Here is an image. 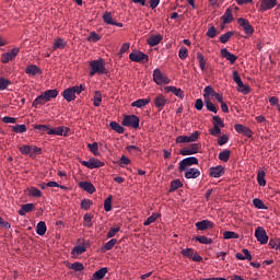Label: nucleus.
<instances>
[{
    "label": "nucleus",
    "instance_id": "1",
    "mask_svg": "<svg viewBox=\"0 0 280 280\" xmlns=\"http://www.w3.org/2000/svg\"><path fill=\"white\" fill-rule=\"evenodd\" d=\"M197 140H199V131H192L191 135H178L176 142H191V145H187L180 150L182 155L191 153V156H195V153H199L201 143H197Z\"/></svg>",
    "mask_w": 280,
    "mask_h": 280
},
{
    "label": "nucleus",
    "instance_id": "2",
    "mask_svg": "<svg viewBox=\"0 0 280 280\" xmlns=\"http://www.w3.org/2000/svg\"><path fill=\"white\" fill-rule=\"evenodd\" d=\"M58 91L57 89H50V91H45L40 93L39 96L34 98L33 107H39L40 104H47L51 98H57Z\"/></svg>",
    "mask_w": 280,
    "mask_h": 280
},
{
    "label": "nucleus",
    "instance_id": "3",
    "mask_svg": "<svg viewBox=\"0 0 280 280\" xmlns=\"http://www.w3.org/2000/svg\"><path fill=\"white\" fill-rule=\"evenodd\" d=\"M35 129L39 131H47V135H59V136H67L70 131L69 127H55L54 129H49L46 127L45 124H37Z\"/></svg>",
    "mask_w": 280,
    "mask_h": 280
},
{
    "label": "nucleus",
    "instance_id": "4",
    "mask_svg": "<svg viewBox=\"0 0 280 280\" xmlns=\"http://www.w3.org/2000/svg\"><path fill=\"white\" fill-rule=\"evenodd\" d=\"M185 159L182 160L178 164V170L180 173L187 172V170H189L191 167V165H199V160L198 156H192V154H186L184 155Z\"/></svg>",
    "mask_w": 280,
    "mask_h": 280
},
{
    "label": "nucleus",
    "instance_id": "5",
    "mask_svg": "<svg viewBox=\"0 0 280 280\" xmlns=\"http://www.w3.org/2000/svg\"><path fill=\"white\" fill-rule=\"evenodd\" d=\"M91 77H94L95 73H106V63L103 57H98V60H90Z\"/></svg>",
    "mask_w": 280,
    "mask_h": 280
},
{
    "label": "nucleus",
    "instance_id": "6",
    "mask_svg": "<svg viewBox=\"0 0 280 280\" xmlns=\"http://www.w3.org/2000/svg\"><path fill=\"white\" fill-rule=\"evenodd\" d=\"M85 90L84 85H73L72 88H66L62 95L66 102H74L77 93L80 94Z\"/></svg>",
    "mask_w": 280,
    "mask_h": 280
},
{
    "label": "nucleus",
    "instance_id": "7",
    "mask_svg": "<svg viewBox=\"0 0 280 280\" xmlns=\"http://www.w3.org/2000/svg\"><path fill=\"white\" fill-rule=\"evenodd\" d=\"M153 82H155L156 84H166V88H168L172 80L170 79V77H167V74H164V71H162L161 68H154Z\"/></svg>",
    "mask_w": 280,
    "mask_h": 280
},
{
    "label": "nucleus",
    "instance_id": "8",
    "mask_svg": "<svg viewBox=\"0 0 280 280\" xmlns=\"http://www.w3.org/2000/svg\"><path fill=\"white\" fill-rule=\"evenodd\" d=\"M20 152L24 153V155L31 156L35 159L36 156L43 153V149L38 145H20Z\"/></svg>",
    "mask_w": 280,
    "mask_h": 280
},
{
    "label": "nucleus",
    "instance_id": "9",
    "mask_svg": "<svg viewBox=\"0 0 280 280\" xmlns=\"http://www.w3.org/2000/svg\"><path fill=\"white\" fill-rule=\"evenodd\" d=\"M237 24L244 30L246 38H250V36L254 35L255 30L248 19L240 18L237 19Z\"/></svg>",
    "mask_w": 280,
    "mask_h": 280
},
{
    "label": "nucleus",
    "instance_id": "10",
    "mask_svg": "<svg viewBox=\"0 0 280 280\" xmlns=\"http://www.w3.org/2000/svg\"><path fill=\"white\" fill-rule=\"evenodd\" d=\"M129 60H132L133 62H148L149 55H145V51L135 49L133 51H130Z\"/></svg>",
    "mask_w": 280,
    "mask_h": 280
},
{
    "label": "nucleus",
    "instance_id": "11",
    "mask_svg": "<svg viewBox=\"0 0 280 280\" xmlns=\"http://www.w3.org/2000/svg\"><path fill=\"white\" fill-rule=\"evenodd\" d=\"M20 46H13V49L11 51H3L1 55V62H10L11 60H15V57L20 55Z\"/></svg>",
    "mask_w": 280,
    "mask_h": 280
},
{
    "label": "nucleus",
    "instance_id": "12",
    "mask_svg": "<svg viewBox=\"0 0 280 280\" xmlns=\"http://www.w3.org/2000/svg\"><path fill=\"white\" fill-rule=\"evenodd\" d=\"M124 126H131L132 129H139L140 126V118L138 115H125L122 119Z\"/></svg>",
    "mask_w": 280,
    "mask_h": 280
},
{
    "label": "nucleus",
    "instance_id": "13",
    "mask_svg": "<svg viewBox=\"0 0 280 280\" xmlns=\"http://www.w3.org/2000/svg\"><path fill=\"white\" fill-rule=\"evenodd\" d=\"M81 165H84V167L93 170L94 167H104L105 162L97 160V158L95 156H91L90 160H82Z\"/></svg>",
    "mask_w": 280,
    "mask_h": 280
},
{
    "label": "nucleus",
    "instance_id": "14",
    "mask_svg": "<svg viewBox=\"0 0 280 280\" xmlns=\"http://www.w3.org/2000/svg\"><path fill=\"white\" fill-rule=\"evenodd\" d=\"M255 236L256 240L260 242L261 245H267L269 236L267 234L266 229H262L261 225H258V229H256Z\"/></svg>",
    "mask_w": 280,
    "mask_h": 280
},
{
    "label": "nucleus",
    "instance_id": "15",
    "mask_svg": "<svg viewBox=\"0 0 280 280\" xmlns=\"http://www.w3.org/2000/svg\"><path fill=\"white\" fill-rule=\"evenodd\" d=\"M182 256L192 258V261H202V256H200L199 253H195L194 247H185V249L182 250Z\"/></svg>",
    "mask_w": 280,
    "mask_h": 280
},
{
    "label": "nucleus",
    "instance_id": "16",
    "mask_svg": "<svg viewBox=\"0 0 280 280\" xmlns=\"http://www.w3.org/2000/svg\"><path fill=\"white\" fill-rule=\"evenodd\" d=\"M225 167L223 165H215L213 167H210L209 174L212 178H220L221 176H224Z\"/></svg>",
    "mask_w": 280,
    "mask_h": 280
},
{
    "label": "nucleus",
    "instance_id": "17",
    "mask_svg": "<svg viewBox=\"0 0 280 280\" xmlns=\"http://www.w3.org/2000/svg\"><path fill=\"white\" fill-rule=\"evenodd\" d=\"M153 102L158 109H164L165 105L168 102V98H166L163 93H159L158 96L153 98Z\"/></svg>",
    "mask_w": 280,
    "mask_h": 280
},
{
    "label": "nucleus",
    "instance_id": "18",
    "mask_svg": "<svg viewBox=\"0 0 280 280\" xmlns=\"http://www.w3.org/2000/svg\"><path fill=\"white\" fill-rule=\"evenodd\" d=\"M165 93H173L174 95H177L178 98H185V91H183L182 88H176V85H171V82L168 83V86L165 88Z\"/></svg>",
    "mask_w": 280,
    "mask_h": 280
},
{
    "label": "nucleus",
    "instance_id": "19",
    "mask_svg": "<svg viewBox=\"0 0 280 280\" xmlns=\"http://www.w3.org/2000/svg\"><path fill=\"white\" fill-rule=\"evenodd\" d=\"M235 131H238V135H245V137H253V129L245 127L244 124H235Z\"/></svg>",
    "mask_w": 280,
    "mask_h": 280
},
{
    "label": "nucleus",
    "instance_id": "20",
    "mask_svg": "<svg viewBox=\"0 0 280 280\" xmlns=\"http://www.w3.org/2000/svg\"><path fill=\"white\" fill-rule=\"evenodd\" d=\"M278 0H261L260 1V10L262 12H266V10H271L272 8H276Z\"/></svg>",
    "mask_w": 280,
    "mask_h": 280
},
{
    "label": "nucleus",
    "instance_id": "21",
    "mask_svg": "<svg viewBox=\"0 0 280 280\" xmlns=\"http://www.w3.org/2000/svg\"><path fill=\"white\" fill-rule=\"evenodd\" d=\"M221 56L225 57V60H229L231 65H234V62L237 60V55H233V51H230L226 48L221 49Z\"/></svg>",
    "mask_w": 280,
    "mask_h": 280
},
{
    "label": "nucleus",
    "instance_id": "22",
    "mask_svg": "<svg viewBox=\"0 0 280 280\" xmlns=\"http://www.w3.org/2000/svg\"><path fill=\"white\" fill-rule=\"evenodd\" d=\"M196 229L198 231H206L207 229H213V223L211 220H200L196 223Z\"/></svg>",
    "mask_w": 280,
    "mask_h": 280
},
{
    "label": "nucleus",
    "instance_id": "23",
    "mask_svg": "<svg viewBox=\"0 0 280 280\" xmlns=\"http://www.w3.org/2000/svg\"><path fill=\"white\" fill-rule=\"evenodd\" d=\"M25 71L30 77H37V73H43L42 68L36 65L26 66Z\"/></svg>",
    "mask_w": 280,
    "mask_h": 280
},
{
    "label": "nucleus",
    "instance_id": "24",
    "mask_svg": "<svg viewBox=\"0 0 280 280\" xmlns=\"http://www.w3.org/2000/svg\"><path fill=\"white\" fill-rule=\"evenodd\" d=\"M108 272V267H101V269H96V272H93V280H102L105 278V275Z\"/></svg>",
    "mask_w": 280,
    "mask_h": 280
},
{
    "label": "nucleus",
    "instance_id": "25",
    "mask_svg": "<svg viewBox=\"0 0 280 280\" xmlns=\"http://www.w3.org/2000/svg\"><path fill=\"white\" fill-rule=\"evenodd\" d=\"M236 258H238L241 261H244L245 258H247V261H252V253L247 249V247H244L242 253H236Z\"/></svg>",
    "mask_w": 280,
    "mask_h": 280
},
{
    "label": "nucleus",
    "instance_id": "26",
    "mask_svg": "<svg viewBox=\"0 0 280 280\" xmlns=\"http://www.w3.org/2000/svg\"><path fill=\"white\" fill-rule=\"evenodd\" d=\"M200 176L199 167H189L185 173V178H198Z\"/></svg>",
    "mask_w": 280,
    "mask_h": 280
},
{
    "label": "nucleus",
    "instance_id": "27",
    "mask_svg": "<svg viewBox=\"0 0 280 280\" xmlns=\"http://www.w3.org/2000/svg\"><path fill=\"white\" fill-rule=\"evenodd\" d=\"M79 187H81V189H85V192H95V187L94 184H92V182H80Z\"/></svg>",
    "mask_w": 280,
    "mask_h": 280
},
{
    "label": "nucleus",
    "instance_id": "28",
    "mask_svg": "<svg viewBox=\"0 0 280 280\" xmlns=\"http://www.w3.org/2000/svg\"><path fill=\"white\" fill-rule=\"evenodd\" d=\"M163 39V35H150V38H148L147 43L149 46H158L161 44V40Z\"/></svg>",
    "mask_w": 280,
    "mask_h": 280
},
{
    "label": "nucleus",
    "instance_id": "29",
    "mask_svg": "<svg viewBox=\"0 0 280 280\" xmlns=\"http://www.w3.org/2000/svg\"><path fill=\"white\" fill-rule=\"evenodd\" d=\"M197 60L199 62V68H201V71H206L207 60L205 55H202V51H197Z\"/></svg>",
    "mask_w": 280,
    "mask_h": 280
},
{
    "label": "nucleus",
    "instance_id": "30",
    "mask_svg": "<svg viewBox=\"0 0 280 280\" xmlns=\"http://www.w3.org/2000/svg\"><path fill=\"white\" fill-rule=\"evenodd\" d=\"M151 98L147 97V98H137L136 102L131 103V107H145L147 104H150Z\"/></svg>",
    "mask_w": 280,
    "mask_h": 280
},
{
    "label": "nucleus",
    "instance_id": "31",
    "mask_svg": "<svg viewBox=\"0 0 280 280\" xmlns=\"http://www.w3.org/2000/svg\"><path fill=\"white\" fill-rule=\"evenodd\" d=\"M34 208H35L34 203H23L21 209H19V214L25 215L28 213V211H33Z\"/></svg>",
    "mask_w": 280,
    "mask_h": 280
},
{
    "label": "nucleus",
    "instance_id": "32",
    "mask_svg": "<svg viewBox=\"0 0 280 280\" xmlns=\"http://www.w3.org/2000/svg\"><path fill=\"white\" fill-rule=\"evenodd\" d=\"M222 21L224 24H230L233 21V11L232 8H226L225 13H223Z\"/></svg>",
    "mask_w": 280,
    "mask_h": 280
},
{
    "label": "nucleus",
    "instance_id": "33",
    "mask_svg": "<svg viewBox=\"0 0 280 280\" xmlns=\"http://www.w3.org/2000/svg\"><path fill=\"white\" fill-rule=\"evenodd\" d=\"M110 129H113L114 131H117L118 135H124V127H121V124H118L117 120H110Z\"/></svg>",
    "mask_w": 280,
    "mask_h": 280
},
{
    "label": "nucleus",
    "instance_id": "34",
    "mask_svg": "<svg viewBox=\"0 0 280 280\" xmlns=\"http://www.w3.org/2000/svg\"><path fill=\"white\" fill-rule=\"evenodd\" d=\"M257 182L260 187H266V171H258L257 173Z\"/></svg>",
    "mask_w": 280,
    "mask_h": 280
},
{
    "label": "nucleus",
    "instance_id": "35",
    "mask_svg": "<svg viewBox=\"0 0 280 280\" xmlns=\"http://www.w3.org/2000/svg\"><path fill=\"white\" fill-rule=\"evenodd\" d=\"M86 246L84 244L75 245L72 247V256H81L82 253H85Z\"/></svg>",
    "mask_w": 280,
    "mask_h": 280
},
{
    "label": "nucleus",
    "instance_id": "36",
    "mask_svg": "<svg viewBox=\"0 0 280 280\" xmlns=\"http://www.w3.org/2000/svg\"><path fill=\"white\" fill-rule=\"evenodd\" d=\"M47 231V225L44 220H40L39 223H37L36 232L39 236H44Z\"/></svg>",
    "mask_w": 280,
    "mask_h": 280
},
{
    "label": "nucleus",
    "instance_id": "37",
    "mask_svg": "<svg viewBox=\"0 0 280 280\" xmlns=\"http://www.w3.org/2000/svg\"><path fill=\"white\" fill-rule=\"evenodd\" d=\"M67 46V40H65V38H56L54 40V49H65V47Z\"/></svg>",
    "mask_w": 280,
    "mask_h": 280
},
{
    "label": "nucleus",
    "instance_id": "38",
    "mask_svg": "<svg viewBox=\"0 0 280 280\" xmlns=\"http://www.w3.org/2000/svg\"><path fill=\"white\" fill-rule=\"evenodd\" d=\"M215 115H212V122H213V128L210 129V135H213L214 137L219 136V129H218V117H217V113H214Z\"/></svg>",
    "mask_w": 280,
    "mask_h": 280
},
{
    "label": "nucleus",
    "instance_id": "39",
    "mask_svg": "<svg viewBox=\"0 0 280 280\" xmlns=\"http://www.w3.org/2000/svg\"><path fill=\"white\" fill-rule=\"evenodd\" d=\"M180 187H184L180 178H173V182H171V192H174L175 189H180Z\"/></svg>",
    "mask_w": 280,
    "mask_h": 280
},
{
    "label": "nucleus",
    "instance_id": "40",
    "mask_svg": "<svg viewBox=\"0 0 280 280\" xmlns=\"http://www.w3.org/2000/svg\"><path fill=\"white\" fill-rule=\"evenodd\" d=\"M102 100H103L102 92L101 91H95L94 97H93L94 107H101Z\"/></svg>",
    "mask_w": 280,
    "mask_h": 280
},
{
    "label": "nucleus",
    "instance_id": "41",
    "mask_svg": "<svg viewBox=\"0 0 280 280\" xmlns=\"http://www.w3.org/2000/svg\"><path fill=\"white\" fill-rule=\"evenodd\" d=\"M115 245H117V240H112L110 236H108V242L105 243V245L102 247V250H113Z\"/></svg>",
    "mask_w": 280,
    "mask_h": 280
},
{
    "label": "nucleus",
    "instance_id": "42",
    "mask_svg": "<svg viewBox=\"0 0 280 280\" xmlns=\"http://www.w3.org/2000/svg\"><path fill=\"white\" fill-rule=\"evenodd\" d=\"M28 195H31L33 198H42L43 192L42 189H38V187H31L28 189Z\"/></svg>",
    "mask_w": 280,
    "mask_h": 280
},
{
    "label": "nucleus",
    "instance_id": "43",
    "mask_svg": "<svg viewBox=\"0 0 280 280\" xmlns=\"http://www.w3.org/2000/svg\"><path fill=\"white\" fill-rule=\"evenodd\" d=\"M230 156H231L230 149H224L219 153V159H221L222 162H229Z\"/></svg>",
    "mask_w": 280,
    "mask_h": 280
},
{
    "label": "nucleus",
    "instance_id": "44",
    "mask_svg": "<svg viewBox=\"0 0 280 280\" xmlns=\"http://www.w3.org/2000/svg\"><path fill=\"white\" fill-rule=\"evenodd\" d=\"M12 131L18 132V135H22V132L27 131L26 124H15L14 127H12Z\"/></svg>",
    "mask_w": 280,
    "mask_h": 280
},
{
    "label": "nucleus",
    "instance_id": "45",
    "mask_svg": "<svg viewBox=\"0 0 280 280\" xmlns=\"http://www.w3.org/2000/svg\"><path fill=\"white\" fill-rule=\"evenodd\" d=\"M224 240H238L240 234H236V231H224Z\"/></svg>",
    "mask_w": 280,
    "mask_h": 280
},
{
    "label": "nucleus",
    "instance_id": "46",
    "mask_svg": "<svg viewBox=\"0 0 280 280\" xmlns=\"http://www.w3.org/2000/svg\"><path fill=\"white\" fill-rule=\"evenodd\" d=\"M104 209H105V211H112V209H113V195H108V197L105 198Z\"/></svg>",
    "mask_w": 280,
    "mask_h": 280
},
{
    "label": "nucleus",
    "instance_id": "47",
    "mask_svg": "<svg viewBox=\"0 0 280 280\" xmlns=\"http://www.w3.org/2000/svg\"><path fill=\"white\" fill-rule=\"evenodd\" d=\"M233 35L234 33L232 30H230L229 33H223L222 35H220L221 44H228V42L230 40V38H232Z\"/></svg>",
    "mask_w": 280,
    "mask_h": 280
},
{
    "label": "nucleus",
    "instance_id": "48",
    "mask_svg": "<svg viewBox=\"0 0 280 280\" xmlns=\"http://www.w3.org/2000/svg\"><path fill=\"white\" fill-rule=\"evenodd\" d=\"M88 148L94 153L95 158L100 155V145L96 141L94 143H88Z\"/></svg>",
    "mask_w": 280,
    "mask_h": 280
},
{
    "label": "nucleus",
    "instance_id": "49",
    "mask_svg": "<svg viewBox=\"0 0 280 280\" xmlns=\"http://www.w3.org/2000/svg\"><path fill=\"white\" fill-rule=\"evenodd\" d=\"M159 217H161V214L159 212H154L149 218H147V220H144V225H151L152 222L159 220Z\"/></svg>",
    "mask_w": 280,
    "mask_h": 280
},
{
    "label": "nucleus",
    "instance_id": "50",
    "mask_svg": "<svg viewBox=\"0 0 280 280\" xmlns=\"http://www.w3.org/2000/svg\"><path fill=\"white\" fill-rule=\"evenodd\" d=\"M215 117H217L218 135H222V129L225 126L224 120H222V118L220 117V115H218V113L215 114Z\"/></svg>",
    "mask_w": 280,
    "mask_h": 280
},
{
    "label": "nucleus",
    "instance_id": "51",
    "mask_svg": "<svg viewBox=\"0 0 280 280\" xmlns=\"http://www.w3.org/2000/svg\"><path fill=\"white\" fill-rule=\"evenodd\" d=\"M103 20L105 21L106 24H116L115 19H113V13L106 11L103 14Z\"/></svg>",
    "mask_w": 280,
    "mask_h": 280
},
{
    "label": "nucleus",
    "instance_id": "52",
    "mask_svg": "<svg viewBox=\"0 0 280 280\" xmlns=\"http://www.w3.org/2000/svg\"><path fill=\"white\" fill-rule=\"evenodd\" d=\"M84 225L86 229H93V214H84Z\"/></svg>",
    "mask_w": 280,
    "mask_h": 280
},
{
    "label": "nucleus",
    "instance_id": "53",
    "mask_svg": "<svg viewBox=\"0 0 280 280\" xmlns=\"http://www.w3.org/2000/svg\"><path fill=\"white\" fill-rule=\"evenodd\" d=\"M197 242H201L202 245H212L213 240L209 238V236H196Z\"/></svg>",
    "mask_w": 280,
    "mask_h": 280
},
{
    "label": "nucleus",
    "instance_id": "54",
    "mask_svg": "<svg viewBox=\"0 0 280 280\" xmlns=\"http://www.w3.org/2000/svg\"><path fill=\"white\" fill-rule=\"evenodd\" d=\"M70 269H74L75 272H82L84 269V265L81 261H74L73 265H69Z\"/></svg>",
    "mask_w": 280,
    "mask_h": 280
},
{
    "label": "nucleus",
    "instance_id": "55",
    "mask_svg": "<svg viewBox=\"0 0 280 280\" xmlns=\"http://www.w3.org/2000/svg\"><path fill=\"white\" fill-rule=\"evenodd\" d=\"M240 93H244V94L250 93L249 85H245V83L242 80V77H240Z\"/></svg>",
    "mask_w": 280,
    "mask_h": 280
},
{
    "label": "nucleus",
    "instance_id": "56",
    "mask_svg": "<svg viewBox=\"0 0 280 280\" xmlns=\"http://www.w3.org/2000/svg\"><path fill=\"white\" fill-rule=\"evenodd\" d=\"M10 84H12L11 80H5V77H0V90H7Z\"/></svg>",
    "mask_w": 280,
    "mask_h": 280
},
{
    "label": "nucleus",
    "instance_id": "57",
    "mask_svg": "<svg viewBox=\"0 0 280 280\" xmlns=\"http://www.w3.org/2000/svg\"><path fill=\"white\" fill-rule=\"evenodd\" d=\"M206 107L210 113H218V107H215V104H213L210 98H206Z\"/></svg>",
    "mask_w": 280,
    "mask_h": 280
},
{
    "label": "nucleus",
    "instance_id": "58",
    "mask_svg": "<svg viewBox=\"0 0 280 280\" xmlns=\"http://www.w3.org/2000/svg\"><path fill=\"white\" fill-rule=\"evenodd\" d=\"M253 203L256 209H267L266 203L261 201V198H254Z\"/></svg>",
    "mask_w": 280,
    "mask_h": 280
},
{
    "label": "nucleus",
    "instance_id": "59",
    "mask_svg": "<svg viewBox=\"0 0 280 280\" xmlns=\"http://www.w3.org/2000/svg\"><path fill=\"white\" fill-rule=\"evenodd\" d=\"M178 56L180 57V60H186V57H188L187 46H180V49L178 51Z\"/></svg>",
    "mask_w": 280,
    "mask_h": 280
},
{
    "label": "nucleus",
    "instance_id": "60",
    "mask_svg": "<svg viewBox=\"0 0 280 280\" xmlns=\"http://www.w3.org/2000/svg\"><path fill=\"white\" fill-rule=\"evenodd\" d=\"M214 94H215L214 88H212V85H207L205 88V93H203V96L206 98V103H207V96L208 95H214Z\"/></svg>",
    "mask_w": 280,
    "mask_h": 280
},
{
    "label": "nucleus",
    "instance_id": "61",
    "mask_svg": "<svg viewBox=\"0 0 280 280\" xmlns=\"http://www.w3.org/2000/svg\"><path fill=\"white\" fill-rule=\"evenodd\" d=\"M58 183L57 182H42L39 184V187L42 189H46L47 187H57Z\"/></svg>",
    "mask_w": 280,
    "mask_h": 280
},
{
    "label": "nucleus",
    "instance_id": "62",
    "mask_svg": "<svg viewBox=\"0 0 280 280\" xmlns=\"http://www.w3.org/2000/svg\"><path fill=\"white\" fill-rule=\"evenodd\" d=\"M88 40H93V42L101 40V35H98V33H95V31H92V33L88 35Z\"/></svg>",
    "mask_w": 280,
    "mask_h": 280
},
{
    "label": "nucleus",
    "instance_id": "63",
    "mask_svg": "<svg viewBox=\"0 0 280 280\" xmlns=\"http://www.w3.org/2000/svg\"><path fill=\"white\" fill-rule=\"evenodd\" d=\"M120 231L119 225H116V228L110 229L107 233V236H109L112 240H115L116 233Z\"/></svg>",
    "mask_w": 280,
    "mask_h": 280
},
{
    "label": "nucleus",
    "instance_id": "64",
    "mask_svg": "<svg viewBox=\"0 0 280 280\" xmlns=\"http://www.w3.org/2000/svg\"><path fill=\"white\" fill-rule=\"evenodd\" d=\"M269 246L275 248V250H280V240H270Z\"/></svg>",
    "mask_w": 280,
    "mask_h": 280
}]
</instances>
